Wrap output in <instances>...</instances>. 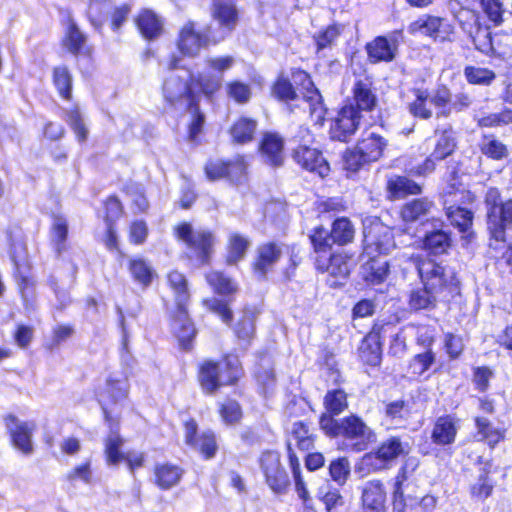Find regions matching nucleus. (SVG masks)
Listing matches in <instances>:
<instances>
[{"instance_id":"4c0bfd02","label":"nucleus","mask_w":512,"mask_h":512,"mask_svg":"<svg viewBox=\"0 0 512 512\" xmlns=\"http://www.w3.org/2000/svg\"><path fill=\"white\" fill-rule=\"evenodd\" d=\"M460 196V202L464 205H472L476 201V195L468 189L462 180L461 163H456L448 172L445 185L440 193L441 198Z\"/></svg>"},{"instance_id":"de8ad7c7","label":"nucleus","mask_w":512,"mask_h":512,"mask_svg":"<svg viewBox=\"0 0 512 512\" xmlns=\"http://www.w3.org/2000/svg\"><path fill=\"white\" fill-rule=\"evenodd\" d=\"M433 207L434 203L428 197L414 198L401 206L399 215L403 222L415 223L426 217Z\"/></svg>"},{"instance_id":"393cba45","label":"nucleus","mask_w":512,"mask_h":512,"mask_svg":"<svg viewBox=\"0 0 512 512\" xmlns=\"http://www.w3.org/2000/svg\"><path fill=\"white\" fill-rule=\"evenodd\" d=\"M11 445L23 455L34 451L32 435L36 428L33 422L20 421L14 414H6L3 418Z\"/></svg>"},{"instance_id":"6ab92c4d","label":"nucleus","mask_w":512,"mask_h":512,"mask_svg":"<svg viewBox=\"0 0 512 512\" xmlns=\"http://www.w3.org/2000/svg\"><path fill=\"white\" fill-rule=\"evenodd\" d=\"M184 443L196 451L203 460L213 459L219 450L217 436L214 431L207 429L198 432L199 427L195 418L186 419L183 424Z\"/></svg>"},{"instance_id":"39448f33","label":"nucleus","mask_w":512,"mask_h":512,"mask_svg":"<svg viewBox=\"0 0 512 512\" xmlns=\"http://www.w3.org/2000/svg\"><path fill=\"white\" fill-rule=\"evenodd\" d=\"M411 262L421 285L440 296V302L450 303L461 295V281L454 268L423 254L412 255Z\"/></svg>"},{"instance_id":"ddd939ff","label":"nucleus","mask_w":512,"mask_h":512,"mask_svg":"<svg viewBox=\"0 0 512 512\" xmlns=\"http://www.w3.org/2000/svg\"><path fill=\"white\" fill-rule=\"evenodd\" d=\"M219 42L220 40L213 35L210 25L200 29L196 21L187 20L178 30L175 46L182 56L196 58L203 49Z\"/></svg>"},{"instance_id":"0e129e2a","label":"nucleus","mask_w":512,"mask_h":512,"mask_svg":"<svg viewBox=\"0 0 512 512\" xmlns=\"http://www.w3.org/2000/svg\"><path fill=\"white\" fill-rule=\"evenodd\" d=\"M63 119L69 125L75 138L79 143H84L88 139L89 131L84 123L79 105H72L64 114Z\"/></svg>"},{"instance_id":"412c9836","label":"nucleus","mask_w":512,"mask_h":512,"mask_svg":"<svg viewBox=\"0 0 512 512\" xmlns=\"http://www.w3.org/2000/svg\"><path fill=\"white\" fill-rule=\"evenodd\" d=\"M291 157L303 171L309 172L320 179H326L331 173L330 163L318 147L298 144L292 149Z\"/></svg>"},{"instance_id":"4468645a","label":"nucleus","mask_w":512,"mask_h":512,"mask_svg":"<svg viewBox=\"0 0 512 512\" xmlns=\"http://www.w3.org/2000/svg\"><path fill=\"white\" fill-rule=\"evenodd\" d=\"M203 172L210 182L225 180L232 185H241L248 179V162L242 154L232 158H210L205 162Z\"/></svg>"},{"instance_id":"0eeeda50","label":"nucleus","mask_w":512,"mask_h":512,"mask_svg":"<svg viewBox=\"0 0 512 512\" xmlns=\"http://www.w3.org/2000/svg\"><path fill=\"white\" fill-rule=\"evenodd\" d=\"M172 232L176 241L185 245L189 259L195 260L202 267L211 265L217 243L213 230H195L190 222L181 221L173 226Z\"/></svg>"},{"instance_id":"e2e57ef3","label":"nucleus","mask_w":512,"mask_h":512,"mask_svg":"<svg viewBox=\"0 0 512 512\" xmlns=\"http://www.w3.org/2000/svg\"><path fill=\"white\" fill-rule=\"evenodd\" d=\"M457 149V138L452 127L443 129L437 138L433 151V157L443 161L451 156Z\"/></svg>"},{"instance_id":"bf43d9fd","label":"nucleus","mask_w":512,"mask_h":512,"mask_svg":"<svg viewBox=\"0 0 512 512\" xmlns=\"http://www.w3.org/2000/svg\"><path fill=\"white\" fill-rule=\"evenodd\" d=\"M212 18L220 26L232 31L239 19L238 10L234 3L228 1H217L213 4Z\"/></svg>"},{"instance_id":"58836bf2","label":"nucleus","mask_w":512,"mask_h":512,"mask_svg":"<svg viewBox=\"0 0 512 512\" xmlns=\"http://www.w3.org/2000/svg\"><path fill=\"white\" fill-rule=\"evenodd\" d=\"M258 126L256 118L245 114L239 115L228 128L230 141L235 145H246L253 142Z\"/></svg>"},{"instance_id":"423d86ee","label":"nucleus","mask_w":512,"mask_h":512,"mask_svg":"<svg viewBox=\"0 0 512 512\" xmlns=\"http://www.w3.org/2000/svg\"><path fill=\"white\" fill-rule=\"evenodd\" d=\"M8 254L12 263V278L23 301L34 297L36 281L32 275V263L28 256L26 238L19 223L7 227Z\"/></svg>"},{"instance_id":"052dcab7","label":"nucleus","mask_w":512,"mask_h":512,"mask_svg":"<svg viewBox=\"0 0 512 512\" xmlns=\"http://www.w3.org/2000/svg\"><path fill=\"white\" fill-rule=\"evenodd\" d=\"M217 413L221 422L226 426H234L241 422L243 409L234 398L227 397L217 405Z\"/></svg>"},{"instance_id":"69168bd1","label":"nucleus","mask_w":512,"mask_h":512,"mask_svg":"<svg viewBox=\"0 0 512 512\" xmlns=\"http://www.w3.org/2000/svg\"><path fill=\"white\" fill-rule=\"evenodd\" d=\"M124 438L116 433L109 435L104 441V456L107 464L116 466L122 462L126 453L121 451L124 444Z\"/></svg>"},{"instance_id":"338daca9","label":"nucleus","mask_w":512,"mask_h":512,"mask_svg":"<svg viewBox=\"0 0 512 512\" xmlns=\"http://www.w3.org/2000/svg\"><path fill=\"white\" fill-rule=\"evenodd\" d=\"M463 74L470 85L489 86L496 79V73L493 70L474 65L465 66Z\"/></svg>"},{"instance_id":"7c9ffc66","label":"nucleus","mask_w":512,"mask_h":512,"mask_svg":"<svg viewBox=\"0 0 512 512\" xmlns=\"http://www.w3.org/2000/svg\"><path fill=\"white\" fill-rule=\"evenodd\" d=\"M366 260L361 265L362 280L371 286L383 284L390 275V262L383 254L363 253Z\"/></svg>"},{"instance_id":"49530a36","label":"nucleus","mask_w":512,"mask_h":512,"mask_svg":"<svg viewBox=\"0 0 512 512\" xmlns=\"http://www.w3.org/2000/svg\"><path fill=\"white\" fill-rule=\"evenodd\" d=\"M127 269L132 280L142 289L149 288L157 278L153 267L142 257H132L127 262Z\"/></svg>"},{"instance_id":"c756f323","label":"nucleus","mask_w":512,"mask_h":512,"mask_svg":"<svg viewBox=\"0 0 512 512\" xmlns=\"http://www.w3.org/2000/svg\"><path fill=\"white\" fill-rule=\"evenodd\" d=\"M87 35L81 31L73 18L67 19L64 35L61 39L62 47L75 57L84 56L92 58L94 49L87 44Z\"/></svg>"},{"instance_id":"a19ab883","label":"nucleus","mask_w":512,"mask_h":512,"mask_svg":"<svg viewBox=\"0 0 512 512\" xmlns=\"http://www.w3.org/2000/svg\"><path fill=\"white\" fill-rule=\"evenodd\" d=\"M477 464H484L480 469V474L477 481L472 484L469 488V492L472 498L478 500H485L490 497L493 493L495 482L491 478L492 474V461L487 460L484 462L482 456H479L476 461Z\"/></svg>"},{"instance_id":"37998d69","label":"nucleus","mask_w":512,"mask_h":512,"mask_svg":"<svg viewBox=\"0 0 512 512\" xmlns=\"http://www.w3.org/2000/svg\"><path fill=\"white\" fill-rule=\"evenodd\" d=\"M474 425L480 440L490 449H494L498 444L506 440L507 429L505 427H496L484 416H475Z\"/></svg>"},{"instance_id":"a878e982","label":"nucleus","mask_w":512,"mask_h":512,"mask_svg":"<svg viewBox=\"0 0 512 512\" xmlns=\"http://www.w3.org/2000/svg\"><path fill=\"white\" fill-rule=\"evenodd\" d=\"M362 115L347 104L342 106L329 128V135L332 140L348 142L359 128Z\"/></svg>"},{"instance_id":"79ce46f5","label":"nucleus","mask_w":512,"mask_h":512,"mask_svg":"<svg viewBox=\"0 0 512 512\" xmlns=\"http://www.w3.org/2000/svg\"><path fill=\"white\" fill-rule=\"evenodd\" d=\"M386 190L393 199H405L409 196L420 195L422 185L404 175H393L386 182Z\"/></svg>"},{"instance_id":"f704fd0d","label":"nucleus","mask_w":512,"mask_h":512,"mask_svg":"<svg viewBox=\"0 0 512 512\" xmlns=\"http://www.w3.org/2000/svg\"><path fill=\"white\" fill-rule=\"evenodd\" d=\"M185 475V469L170 461L157 462L152 468L153 484L160 491L177 487Z\"/></svg>"},{"instance_id":"cd10ccee","label":"nucleus","mask_w":512,"mask_h":512,"mask_svg":"<svg viewBox=\"0 0 512 512\" xmlns=\"http://www.w3.org/2000/svg\"><path fill=\"white\" fill-rule=\"evenodd\" d=\"M460 419L455 414L438 416L431 428V442L438 447L452 446L457 438Z\"/></svg>"},{"instance_id":"774afa93","label":"nucleus","mask_w":512,"mask_h":512,"mask_svg":"<svg viewBox=\"0 0 512 512\" xmlns=\"http://www.w3.org/2000/svg\"><path fill=\"white\" fill-rule=\"evenodd\" d=\"M202 305L208 311L217 315L222 323L228 326L232 325L234 314L227 300L220 298H205L202 300Z\"/></svg>"},{"instance_id":"2eb2a0df","label":"nucleus","mask_w":512,"mask_h":512,"mask_svg":"<svg viewBox=\"0 0 512 512\" xmlns=\"http://www.w3.org/2000/svg\"><path fill=\"white\" fill-rule=\"evenodd\" d=\"M313 265L317 272L327 274L332 287H339L350 276L353 255L343 250L313 252Z\"/></svg>"},{"instance_id":"20e7f679","label":"nucleus","mask_w":512,"mask_h":512,"mask_svg":"<svg viewBox=\"0 0 512 512\" xmlns=\"http://www.w3.org/2000/svg\"><path fill=\"white\" fill-rule=\"evenodd\" d=\"M245 369L238 355L223 353L219 358H205L196 365V382L204 396H215L223 388L238 386Z\"/></svg>"},{"instance_id":"b1692460","label":"nucleus","mask_w":512,"mask_h":512,"mask_svg":"<svg viewBox=\"0 0 512 512\" xmlns=\"http://www.w3.org/2000/svg\"><path fill=\"white\" fill-rule=\"evenodd\" d=\"M257 153L271 168H280L286 160V143L277 131H264L257 144Z\"/></svg>"},{"instance_id":"8fccbe9b","label":"nucleus","mask_w":512,"mask_h":512,"mask_svg":"<svg viewBox=\"0 0 512 512\" xmlns=\"http://www.w3.org/2000/svg\"><path fill=\"white\" fill-rule=\"evenodd\" d=\"M289 436L294 441L295 447L303 452L314 449L317 440V434L310 427V423L303 420L292 424Z\"/></svg>"},{"instance_id":"9b49d317","label":"nucleus","mask_w":512,"mask_h":512,"mask_svg":"<svg viewBox=\"0 0 512 512\" xmlns=\"http://www.w3.org/2000/svg\"><path fill=\"white\" fill-rule=\"evenodd\" d=\"M356 229L347 216L336 217L330 224V230L323 225L313 227L308 239L313 252H330L333 246L345 247L355 240Z\"/></svg>"},{"instance_id":"09e8293b","label":"nucleus","mask_w":512,"mask_h":512,"mask_svg":"<svg viewBox=\"0 0 512 512\" xmlns=\"http://www.w3.org/2000/svg\"><path fill=\"white\" fill-rule=\"evenodd\" d=\"M205 281L212 291L223 297H231L237 294L238 284L221 270H210L204 275Z\"/></svg>"},{"instance_id":"f257e3e1","label":"nucleus","mask_w":512,"mask_h":512,"mask_svg":"<svg viewBox=\"0 0 512 512\" xmlns=\"http://www.w3.org/2000/svg\"><path fill=\"white\" fill-rule=\"evenodd\" d=\"M221 88L220 77L198 73L188 79L171 76L162 84V95L166 105L173 109L184 107L189 113L186 125V140L194 145L201 143L206 126V114L200 107V96L212 99Z\"/></svg>"},{"instance_id":"13d9d810","label":"nucleus","mask_w":512,"mask_h":512,"mask_svg":"<svg viewBox=\"0 0 512 512\" xmlns=\"http://www.w3.org/2000/svg\"><path fill=\"white\" fill-rule=\"evenodd\" d=\"M411 92L414 99L408 103V112L416 119L429 120L433 116L432 109L429 107V92L424 88H412Z\"/></svg>"},{"instance_id":"4d7b16f0","label":"nucleus","mask_w":512,"mask_h":512,"mask_svg":"<svg viewBox=\"0 0 512 512\" xmlns=\"http://www.w3.org/2000/svg\"><path fill=\"white\" fill-rule=\"evenodd\" d=\"M454 17L463 32L469 36L478 34L482 29L481 15L476 9L460 6Z\"/></svg>"},{"instance_id":"473e14b6","label":"nucleus","mask_w":512,"mask_h":512,"mask_svg":"<svg viewBox=\"0 0 512 512\" xmlns=\"http://www.w3.org/2000/svg\"><path fill=\"white\" fill-rule=\"evenodd\" d=\"M419 466V458L411 457L403 461L397 470V473L393 479L392 491L393 506L394 510H397V512H405L407 504L405 499L404 485L410 476H412L414 472L419 468Z\"/></svg>"},{"instance_id":"4be33fe9","label":"nucleus","mask_w":512,"mask_h":512,"mask_svg":"<svg viewBox=\"0 0 512 512\" xmlns=\"http://www.w3.org/2000/svg\"><path fill=\"white\" fill-rule=\"evenodd\" d=\"M399 38H402V30L390 35H378L366 42L364 50L367 62L372 65L393 62L398 54Z\"/></svg>"},{"instance_id":"ea45409f","label":"nucleus","mask_w":512,"mask_h":512,"mask_svg":"<svg viewBox=\"0 0 512 512\" xmlns=\"http://www.w3.org/2000/svg\"><path fill=\"white\" fill-rule=\"evenodd\" d=\"M139 34L147 41L158 39L164 32L160 16L149 8H142L134 18Z\"/></svg>"},{"instance_id":"6e6d98bb","label":"nucleus","mask_w":512,"mask_h":512,"mask_svg":"<svg viewBox=\"0 0 512 512\" xmlns=\"http://www.w3.org/2000/svg\"><path fill=\"white\" fill-rule=\"evenodd\" d=\"M224 89L227 99L238 106L247 105L253 97L251 85L240 79L227 81Z\"/></svg>"},{"instance_id":"5701e85b","label":"nucleus","mask_w":512,"mask_h":512,"mask_svg":"<svg viewBox=\"0 0 512 512\" xmlns=\"http://www.w3.org/2000/svg\"><path fill=\"white\" fill-rule=\"evenodd\" d=\"M408 32L411 35L423 34L434 40L451 41L455 30L445 18L424 14L409 23Z\"/></svg>"},{"instance_id":"f3484780","label":"nucleus","mask_w":512,"mask_h":512,"mask_svg":"<svg viewBox=\"0 0 512 512\" xmlns=\"http://www.w3.org/2000/svg\"><path fill=\"white\" fill-rule=\"evenodd\" d=\"M390 322L376 320L361 339L357 356L360 363L371 369L379 368L383 358L384 333Z\"/></svg>"},{"instance_id":"6e6552de","label":"nucleus","mask_w":512,"mask_h":512,"mask_svg":"<svg viewBox=\"0 0 512 512\" xmlns=\"http://www.w3.org/2000/svg\"><path fill=\"white\" fill-rule=\"evenodd\" d=\"M330 421L328 425L321 428L323 434L331 439L342 438L353 442L352 450L355 452L365 451L376 442L375 431L355 413L342 418H331Z\"/></svg>"},{"instance_id":"9d476101","label":"nucleus","mask_w":512,"mask_h":512,"mask_svg":"<svg viewBox=\"0 0 512 512\" xmlns=\"http://www.w3.org/2000/svg\"><path fill=\"white\" fill-rule=\"evenodd\" d=\"M411 446L400 435H389L374 450L360 459L359 470L365 474L379 473L389 469L398 459L402 462L410 456Z\"/></svg>"},{"instance_id":"a211bd4d","label":"nucleus","mask_w":512,"mask_h":512,"mask_svg":"<svg viewBox=\"0 0 512 512\" xmlns=\"http://www.w3.org/2000/svg\"><path fill=\"white\" fill-rule=\"evenodd\" d=\"M445 216L451 227L461 234L465 243H470L475 237L473 230L474 211L460 202V196L441 198Z\"/></svg>"},{"instance_id":"2f4dec72","label":"nucleus","mask_w":512,"mask_h":512,"mask_svg":"<svg viewBox=\"0 0 512 512\" xmlns=\"http://www.w3.org/2000/svg\"><path fill=\"white\" fill-rule=\"evenodd\" d=\"M259 310L255 306L246 305L241 309L237 321L230 325L236 341L244 347L252 345L257 335L256 320Z\"/></svg>"},{"instance_id":"c03bdc74","label":"nucleus","mask_w":512,"mask_h":512,"mask_svg":"<svg viewBox=\"0 0 512 512\" xmlns=\"http://www.w3.org/2000/svg\"><path fill=\"white\" fill-rule=\"evenodd\" d=\"M51 82L60 99L73 101L74 78L67 65H57L51 69Z\"/></svg>"},{"instance_id":"bb28decb","label":"nucleus","mask_w":512,"mask_h":512,"mask_svg":"<svg viewBox=\"0 0 512 512\" xmlns=\"http://www.w3.org/2000/svg\"><path fill=\"white\" fill-rule=\"evenodd\" d=\"M351 99L352 102L347 105L354 108L360 114L362 112L370 113L376 109L378 97L371 76L367 75L354 81L351 88Z\"/></svg>"},{"instance_id":"603ef678","label":"nucleus","mask_w":512,"mask_h":512,"mask_svg":"<svg viewBox=\"0 0 512 512\" xmlns=\"http://www.w3.org/2000/svg\"><path fill=\"white\" fill-rule=\"evenodd\" d=\"M51 219V245L54 252L57 255H61L68 248L69 223L67 218L62 214H52Z\"/></svg>"},{"instance_id":"c85d7f7f","label":"nucleus","mask_w":512,"mask_h":512,"mask_svg":"<svg viewBox=\"0 0 512 512\" xmlns=\"http://www.w3.org/2000/svg\"><path fill=\"white\" fill-rule=\"evenodd\" d=\"M391 234L381 222H371L363 229V253L383 254L389 251Z\"/></svg>"},{"instance_id":"1a4fd4ad","label":"nucleus","mask_w":512,"mask_h":512,"mask_svg":"<svg viewBox=\"0 0 512 512\" xmlns=\"http://www.w3.org/2000/svg\"><path fill=\"white\" fill-rule=\"evenodd\" d=\"M388 140L381 134L363 130L356 144L342 154L343 168L348 173H357L365 166L377 162L384 156Z\"/></svg>"},{"instance_id":"aec40b11","label":"nucleus","mask_w":512,"mask_h":512,"mask_svg":"<svg viewBox=\"0 0 512 512\" xmlns=\"http://www.w3.org/2000/svg\"><path fill=\"white\" fill-rule=\"evenodd\" d=\"M282 246L283 244L276 240L264 241L257 245L250 263V271L257 281L268 280L282 257Z\"/></svg>"},{"instance_id":"e433bc0d","label":"nucleus","mask_w":512,"mask_h":512,"mask_svg":"<svg viewBox=\"0 0 512 512\" xmlns=\"http://www.w3.org/2000/svg\"><path fill=\"white\" fill-rule=\"evenodd\" d=\"M419 247L426 254L424 256L435 258L447 255L453 247V238L450 231L433 229L427 231L420 239Z\"/></svg>"},{"instance_id":"dca6fc26","label":"nucleus","mask_w":512,"mask_h":512,"mask_svg":"<svg viewBox=\"0 0 512 512\" xmlns=\"http://www.w3.org/2000/svg\"><path fill=\"white\" fill-rule=\"evenodd\" d=\"M258 464L266 485L274 494L283 495L289 491L291 481L279 451L263 450L259 455Z\"/></svg>"},{"instance_id":"a18cd8bd","label":"nucleus","mask_w":512,"mask_h":512,"mask_svg":"<svg viewBox=\"0 0 512 512\" xmlns=\"http://www.w3.org/2000/svg\"><path fill=\"white\" fill-rule=\"evenodd\" d=\"M250 247V240L247 236L239 233L232 232L227 237L226 253L224 256V263L227 266L237 265L242 261Z\"/></svg>"},{"instance_id":"f8f14e48","label":"nucleus","mask_w":512,"mask_h":512,"mask_svg":"<svg viewBox=\"0 0 512 512\" xmlns=\"http://www.w3.org/2000/svg\"><path fill=\"white\" fill-rule=\"evenodd\" d=\"M486 222L490 238L505 243L512 229V199L503 200L499 188L489 187L484 195Z\"/></svg>"},{"instance_id":"c9c22d12","label":"nucleus","mask_w":512,"mask_h":512,"mask_svg":"<svg viewBox=\"0 0 512 512\" xmlns=\"http://www.w3.org/2000/svg\"><path fill=\"white\" fill-rule=\"evenodd\" d=\"M324 412L319 415V428L328 425L332 419L345 412L349 408L348 394L342 388L327 390L323 397Z\"/></svg>"},{"instance_id":"f03ea898","label":"nucleus","mask_w":512,"mask_h":512,"mask_svg":"<svg viewBox=\"0 0 512 512\" xmlns=\"http://www.w3.org/2000/svg\"><path fill=\"white\" fill-rule=\"evenodd\" d=\"M166 283L174 295L173 307L168 312L171 333L180 351L194 350L199 330L190 314L191 292L187 277L174 269L166 274Z\"/></svg>"},{"instance_id":"7ed1b4c3","label":"nucleus","mask_w":512,"mask_h":512,"mask_svg":"<svg viewBox=\"0 0 512 512\" xmlns=\"http://www.w3.org/2000/svg\"><path fill=\"white\" fill-rule=\"evenodd\" d=\"M290 74L295 81V85L288 77L278 75L270 86L271 97L280 103L290 104L299 98L297 88L304 89L303 99L309 105L311 121L316 126H324L328 110L320 91L314 85L311 75L301 68H292Z\"/></svg>"},{"instance_id":"680f3d73","label":"nucleus","mask_w":512,"mask_h":512,"mask_svg":"<svg viewBox=\"0 0 512 512\" xmlns=\"http://www.w3.org/2000/svg\"><path fill=\"white\" fill-rule=\"evenodd\" d=\"M496 372L492 366L482 364L471 367V383L479 394H486L495 379Z\"/></svg>"},{"instance_id":"864d4df0","label":"nucleus","mask_w":512,"mask_h":512,"mask_svg":"<svg viewBox=\"0 0 512 512\" xmlns=\"http://www.w3.org/2000/svg\"><path fill=\"white\" fill-rule=\"evenodd\" d=\"M478 147L481 154L490 160L502 161L509 156L508 146L493 133L482 134Z\"/></svg>"},{"instance_id":"5fc2aeb1","label":"nucleus","mask_w":512,"mask_h":512,"mask_svg":"<svg viewBox=\"0 0 512 512\" xmlns=\"http://www.w3.org/2000/svg\"><path fill=\"white\" fill-rule=\"evenodd\" d=\"M343 31L344 25L338 22H333L322 27L312 36L315 45V52L319 53L325 49L332 48L342 35Z\"/></svg>"},{"instance_id":"72a5a7b5","label":"nucleus","mask_w":512,"mask_h":512,"mask_svg":"<svg viewBox=\"0 0 512 512\" xmlns=\"http://www.w3.org/2000/svg\"><path fill=\"white\" fill-rule=\"evenodd\" d=\"M387 492L381 479L369 480L361 490L360 505L363 512H386Z\"/></svg>"},{"instance_id":"3c124183","label":"nucleus","mask_w":512,"mask_h":512,"mask_svg":"<svg viewBox=\"0 0 512 512\" xmlns=\"http://www.w3.org/2000/svg\"><path fill=\"white\" fill-rule=\"evenodd\" d=\"M438 302H440V296L426 285L412 289L407 299L410 310L415 312L433 310L437 307Z\"/></svg>"}]
</instances>
